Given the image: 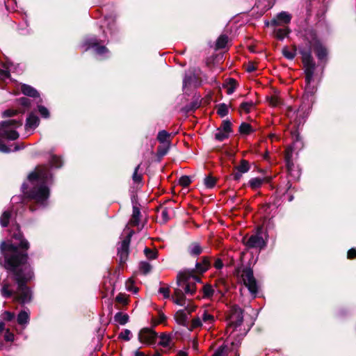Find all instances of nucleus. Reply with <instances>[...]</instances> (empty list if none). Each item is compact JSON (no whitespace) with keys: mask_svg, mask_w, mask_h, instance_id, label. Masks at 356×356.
<instances>
[{"mask_svg":"<svg viewBox=\"0 0 356 356\" xmlns=\"http://www.w3.org/2000/svg\"><path fill=\"white\" fill-rule=\"evenodd\" d=\"M11 238L16 243L2 241L0 251L4 257L3 267L17 284L14 300L24 305L32 300L33 293L27 284L35 278L33 268L29 263V242L25 238L18 223L13 229Z\"/></svg>","mask_w":356,"mask_h":356,"instance_id":"f257e3e1","label":"nucleus"},{"mask_svg":"<svg viewBox=\"0 0 356 356\" xmlns=\"http://www.w3.org/2000/svg\"><path fill=\"white\" fill-rule=\"evenodd\" d=\"M305 46L299 47V54L304 67L307 83L312 81L316 65L312 56L314 50L318 60L321 63L327 61L328 51L323 44L314 29H309L304 35Z\"/></svg>","mask_w":356,"mask_h":356,"instance_id":"f03ea898","label":"nucleus"},{"mask_svg":"<svg viewBox=\"0 0 356 356\" xmlns=\"http://www.w3.org/2000/svg\"><path fill=\"white\" fill-rule=\"evenodd\" d=\"M53 175L49 168L45 165H38L35 168L34 171L29 173L28 180L33 183L40 181L41 185L39 187H33L28 193V199L34 200L35 203L44 206L49 197V189L46 186L52 181Z\"/></svg>","mask_w":356,"mask_h":356,"instance_id":"7ed1b4c3","label":"nucleus"},{"mask_svg":"<svg viewBox=\"0 0 356 356\" xmlns=\"http://www.w3.org/2000/svg\"><path fill=\"white\" fill-rule=\"evenodd\" d=\"M244 310L238 305H232L227 312L226 320L229 321L228 326L236 329L243 322Z\"/></svg>","mask_w":356,"mask_h":356,"instance_id":"20e7f679","label":"nucleus"},{"mask_svg":"<svg viewBox=\"0 0 356 356\" xmlns=\"http://www.w3.org/2000/svg\"><path fill=\"white\" fill-rule=\"evenodd\" d=\"M243 284L248 288L252 295H256L258 293V286L257 280L254 276L253 270L247 267L243 270L241 275Z\"/></svg>","mask_w":356,"mask_h":356,"instance_id":"39448f33","label":"nucleus"},{"mask_svg":"<svg viewBox=\"0 0 356 356\" xmlns=\"http://www.w3.org/2000/svg\"><path fill=\"white\" fill-rule=\"evenodd\" d=\"M134 234V231L130 230L126 237L122 240L120 247L118 248V256L119 257L120 266H122L128 259L129 254V245Z\"/></svg>","mask_w":356,"mask_h":356,"instance_id":"423d86ee","label":"nucleus"},{"mask_svg":"<svg viewBox=\"0 0 356 356\" xmlns=\"http://www.w3.org/2000/svg\"><path fill=\"white\" fill-rule=\"evenodd\" d=\"M158 337V333L151 327H143L139 332L138 339V341L142 343L151 346L156 343V339Z\"/></svg>","mask_w":356,"mask_h":356,"instance_id":"0eeeda50","label":"nucleus"},{"mask_svg":"<svg viewBox=\"0 0 356 356\" xmlns=\"http://www.w3.org/2000/svg\"><path fill=\"white\" fill-rule=\"evenodd\" d=\"M242 242L248 249L259 248L262 250L267 245V242L263 238L262 236L258 234H252L249 237L245 236L243 238Z\"/></svg>","mask_w":356,"mask_h":356,"instance_id":"6e6552de","label":"nucleus"},{"mask_svg":"<svg viewBox=\"0 0 356 356\" xmlns=\"http://www.w3.org/2000/svg\"><path fill=\"white\" fill-rule=\"evenodd\" d=\"M191 275L189 273H182L181 272H179L177 276V284L178 286H184V293L193 296L195 293V289L191 288Z\"/></svg>","mask_w":356,"mask_h":356,"instance_id":"1a4fd4ad","label":"nucleus"},{"mask_svg":"<svg viewBox=\"0 0 356 356\" xmlns=\"http://www.w3.org/2000/svg\"><path fill=\"white\" fill-rule=\"evenodd\" d=\"M291 20V15L289 14L287 12L282 11L278 13L275 18H273L270 22H266L265 24L267 26H273L276 27L278 26H281L282 24H287L290 23Z\"/></svg>","mask_w":356,"mask_h":356,"instance_id":"9d476101","label":"nucleus"},{"mask_svg":"<svg viewBox=\"0 0 356 356\" xmlns=\"http://www.w3.org/2000/svg\"><path fill=\"white\" fill-rule=\"evenodd\" d=\"M201 79L195 74L194 72L186 73L183 79V88L194 86L195 88L200 86Z\"/></svg>","mask_w":356,"mask_h":356,"instance_id":"9b49d317","label":"nucleus"},{"mask_svg":"<svg viewBox=\"0 0 356 356\" xmlns=\"http://www.w3.org/2000/svg\"><path fill=\"white\" fill-rule=\"evenodd\" d=\"M202 261L195 264V270L200 274H203L209 270L211 266L210 257L207 256L202 257Z\"/></svg>","mask_w":356,"mask_h":356,"instance_id":"f8f14e48","label":"nucleus"},{"mask_svg":"<svg viewBox=\"0 0 356 356\" xmlns=\"http://www.w3.org/2000/svg\"><path fill=\"white\" fill-rule=\"evenodd\" d=\"M40 119L39 118L35 115L33 113H30L28 115L26 124H25V129H34L39 126Z\"/></svg>","mask_w":356,"mask_h":356,"instance_id":"ddd939ff","label":"nucleus"},{"mask_svg":"<svg viewBox=\"0 0 356 356\" xmlns=\"http://www.w3.org/2000/svg\"><path fill=\"white\" fill-rule=\"evenodd\" d=\"M187 252L191 257H197L203 252V248L198 242L191 243L188 248Z\"/></svg>","mask_w":356,"mask_h":356,"instance_id":"4468645a","label":"nucleus"},{"mask_svg":"<svg viewBox=\"0 0 356 356\" xmlns=\"http://www.w3.org/2000/svg\"><path fill=\"white\" fill-rule=\"evenodd\" d=\"M20 88L22 92L26 96L33 98L40 97L38 91L30 85L23 83L21 85Z\"/></svg>","mask_w":356,"mask_h":356,"instance_id":"2eb2a0df","label":"nucleus"},{"mask_svg":"<svg viewBox=\"0 0 356 356\" xmlns=\"http://www.w3.org/2000/svg\"><path fill=\"white\" fill-rule=\"evenodd\" d=\"M175 319L178 324L184 327L188 326V317L184 309H179L175 313Z\"/></svg>","mask_w":356,"mask_h":356,"instance_id":"dca6fc26","label":"nucleus"},{"mask_svg":"<svg viewBox=\"0 0 356 356\" xmlns=\"http://www.w3.org/2000/svg\"><path fill=\"white\" fill-rule=\"evenodd\" d=\"M140 215H141V213H140L139 208L136 206H134L132 215H131V219L129 220V223L133 227L138 226L140 222Z\"/></svg>","mask_w":356,"mask_h":356,"instance_id":"f3484780","label":"nucleus"},{"mask_svg":"<svg viewBox=\"0 0 356 356\" xmlns=\"http://www.w3.org/2000/svg\"><path fill=\"white\" fill-rule=\"evenodd\" d=\"M214 286L218 289V291L223 296L225 292L228 290V284L225 278L217 279L215 282Z\"/></svg>","mask_w":356,"mask_h":356,"instance_id":"a211bd4d","label":"nucleus"},{"mask_svg":"<svg viewBox=\"0 0 356 356\" xmlns=\"http://www.w3.org/2000/svg\"><path fill=\"white\" fill-rule=\"evenodd\" d=\"M237 85L238 84L236 79L233 78H229L227 79L226 82L222 84V87L227 88V93L228 95H231L235 91Z\"/></svg>","mask_w":356,"mask_h":356,"instance_id":"6ab92c4d","label":"nucleus"},{"mask_svg":"<svg viewBox=\"0 0 356 356\" xmlns=\"http://www.w3.org/2000/svg\"><path fill=\"white\" fill-rule=\"evenodd\" d=\"M114 321L121 325L127 324L129 321V316L127 314L118 312L114 316Z\"/></svg>","mask_w":356,"mask_h":356,"instance_id":"aec40b11","label":"nucleus"},{"mask_svg":"<svg viewBox=\"0 0 356 356\" xmlns=\"http://www.w3.org/2000/svg\"><path fill=\"white\" fill-rule=\"evenodd\" d=\"M22 125V120H8L2 121L0 122V127L2 129H6L10 127H19Z\"/></svg>","mask_w":356,"mask_h":356,"instance_id":"412c9836","label":"nucleus"},{"mask_svg":"<svg viewBox=\"0 0 356 356\" xmlns=\"http://www.w3.org/2000/svg\"><path fill=\"white\" fill-rule=\"evenodd\" d=\"M63 162L60 157L57 156L56 155H52L51 157V159L49 160V164H44L45 165H47L49 168H60L63 166ZM51 172V170H49Z\"/></svg>","mask_w":356,"mask_h":356,"instance_id":"4be33fe9","label":"nucleus"},{"mask_svg":"<svg viewBox=\"0 0 356 356\" xmlns=\"http://www.w3.org/2000/svg\"><path fill=\"white\" fill-rule=\"evenodd\" d=\"M229 38L227 35L222 34L220 35L216 42L215 49L216 50L222 49H224L227 42H228Z\"/></svg>","mask_w":356,"mask_h":356,"instance_id":"5701e85b","label":"nucleus"},{"mask_svg":"<svg viewBox=\"0 0 356 356\" xmlns=\"http://www.w3.org/2000/svg\"><path fill=\"white\" fill-rule=\"evenodd\" d=\"M170 141L168 142L165 145H159L156 148V156L160 161L169 151Z\"/></svg>","mask_w":356,"mask_h":356,"instance_id":"b1692460","label":"nucleus"},{"mask_svg":"<svg viewBox=\"0 0 356 356\" xmlns=\"http://www.w3.org/2000/svg\"><path fill=\"white\" fill-rule=\"evenodd\" d=\"M12 216V211L6 210L3 212L0 218V223L3 227H7Z\"/></svg>","mask_w":356,"mask_h":356,"instance_id":"393cba45","label":"nucleus"},{"mask_svg":"<svg viewBox=\"0 0 356 356\" xmlns=\"http://www.w3.org/2000/svg\"><path fill=\"white\" fill-rule=\"evenodd\" d=\"M250 169V163L247 160H245V159H242L241 161H240V164L237 166H234V170H238V171H240L241 172H243V173H245V172H248Z\"/></svg>","mask_w":356,"mask_h":356,"instance_id":"a878e982","label":"nucleus"},{"mask_svg":"<svg viewBox=\"0 0 356 356\" xmlns=\"http://www.w3.org/2000/svg\"><path fill=\"white\" fill-rule=\"evenodd\" d=\"M17 323L20 325H24L27 324L29 321V314L24 310L19 312L17 317Z\"/></svg>","mask_w":356,"mask_h":356,"instance_id":"bb28decb","label":"nucleus"},{"mask_svg":"<svg viewBox=\"0 0 356 356\" xmlns=\"http://www.w3.org/2000/svg\"><path fill=\"white\" fill-rule=\"evenodd\" d=\"M1 137L6 138L8 140H15L19 138V134L15 130H4L3 132L1 134Z\"/></svg>","mask_w":356,"mask_h":356,"instance_id":"cd10ccee","label":"nucleus"},{"mask_svg":"<svg viewBox=\"0 0 356 356\" xmlns=\"http://www.w3.org/2000/svg\"><path fill=\"white\" fill-rule=\"evenodd\" d=\"M102 41L97 39V37H92L86 39L84 41V45L86 46V50L89 49H94L98 44H100Z\"/></svg>","mask_w":356,"mask_h":356,"instance_id":"c85d7f7f","label":"nucleus"},{"mask_svg":"<svg viewBox=\"0 0 356 356\" xmlns=\"http://www.w3.org/2000/svg\"><path fill=\"white\" fill-rule=\"evenodd\" d=\"M238 131L242 135H249L253 131V129L249 123L242 122L239 126Z\"/></svg>","mask_w":356,"mask_h":356,"instance_id":"c756f323","label":"nucleus"},{"mask_svg":"<svg viewBox=\"0 0 356 356\" xmlns=\"http://www.w3.org/2000/svg\"><path fill=\"white\" fill-rule=\"evenodd\" d=\"M9 284H4L1 289V296L5 298H10L15 295V291L9 289Z\"/></svg>","mask_w":356,"mask_h":356,"instance_id":"7c9ffc66","label":"nucleus"},{"mask_svg":"<svg viewBox=\"0 0 356 356\" xmlns=\"http://www.w3.org/2000/svg\"><path fill=\"white\" fill-rule=\"evenodd\" d=\"M232 124L229 120H223L221 126L218 129V131H222L227 134H230L233 132V129L232 128Z\"/></svg>","mask_w":356,"mask_h":356,"instance_id":"2f4dec72","label":"nucleus"},{"mask_svg":"<svg viewBox=\"0 0 356 356\" xmlns=\"http://www.w3.org/2000/svg\"><path fill=\"white\" fill-rule=\"evenodd\" d=\"M311 82L312 81L307 83V79L305 78V92L303 97L307 99H309V97H313L314 94V88L311 86Z\"/></svg>","mask_w":356,"mask_h":356,"instance_id":"473e14b6","label":"nucleus"},{"mask_svg":"<svg viewBox=\"0 0 356 356\" xmlns=\"http://www.w3.org/2000/svg\"><path fill=\"white\" fill-rule=\"evenodd\" d=\"M264 179L259 177L252 178L249 181V185L253 190L260 188L264 183Z\"/></svg>","mask_w":356,"mask_h":356,"instance_id":"72a5a7b5","label":"nucleus"},{"mask_svg":"<svg viewBox=\"0 0 356 356\" xmlns=\"http://www.w3.org/2000/svg\"><path fill=\"white\" fill-rule=\"evenodd\" d=\"M144 254L148 259H156L158 257L159 252L156 249H150L145 247Z\"/></svg>","mask_w":356,"mask_h":356,"instance_id":"f704fd0d","label":"nucleus"},{"mask_svg":"<svg viewBox=\"0 0 356 356\" xmlns=\"http://www.w3.org/2000/svg\"><path fill=\"white\" fill-rule=\"evenodd\" d=\"M152 269V265L147 261H140L139 264V270L145 275L149 274Z\"/></svg>","mask_w":356,"mask_h":356,"instance_id":"c9c22d12","label":"nucleus"},{"mask_svg":"<svg viewBox=\"0 0 356 356\" xmlns=\"http://www.w3.org/2000/svg\"><path fill=\"white\" fill-rule=\"evenodd\" d=\"M170 134L167 132L165 130L159 131L156 137V139L160 143H167L169 140L168 139L170 138Z\"/></svg>","mask_w":356,"mask_h":356,"instance_id":"e433bc0d","label":"nucleus"},{"mask_svg":"<svg viewBox=\"0 0 356 356\" xmlns=\"http://www.w3.org/2000/svg\"><path fill=\"white\" fill-rule=\"evenodd\" d=\"M229 113L228 106L225 103L217 105V114L221 118L226 116Z\"/></svg>","mask_w":356,"mask_h":356,"instance_id":"4c0bfd02","label":"nucleus"},{"mask_svg":"<svg viewBox=\"0 0 356 356\" xmlns=\"http://www.w3.org/2000/svg\"><path fill=\"white\" fill-rule=\"evenodd\" d=\"M161 341L159 342V345L166 348L169 346L170 343L171 341V337L168 335L166 333L163 332L160 335Z\"/></svg>","mask_w":356,"mask_h":356,"instance_id":"58836bf2","label":"nucleus"},{"mask_svg":"<svg viewBox=\"0 0 356 356\" xmlns=\"http://www.w3.org/2000/svg\"><path fill=\"white\" fill-rule=\"evenodd\" d=\"M202 292L204 298H211L214 293V290L211 284H207L203 286Z\"/></svg>","mask_w":356,"mask_h":356,"instance_id":"ea45409f","label":"nucleus"},{"mask_svg":"<svg viewBox=\"0 0 356 356\" xmlns=\"http://www.w3.org/2000/svg\"><path fill=\"white\" fill-rule=\"evenodd\" d=\"M217 179L211 175L204 178V184L207 188H212L215 186Z\"/></svg>","mask_w":356,"mask_h":356,"instance_id":"a19ab883","label":"nucleus"},{"mask_svg":"<svg viewBox=\"0 0 356 356\" xmlns=\"http://www.w3.org/2000/svg\"><path fill=\"white\" fill-rule=\"evenodd\" d=\"M94 51L99 56H103L110 52L109 49L104 45L98 44L95 48Z\"/></svg>","mask_w":356,"mask_h":356,"instance_id":"79ce46f5","label":"nucleus"},{"mask_svg":"<svg viewBox=\"0 0 356 356\" xmlns=\"http://www.w3.org/2000/svg\"><path fill=\"white\" fill-rule=\"evenodd\" d=\"M140 164L138 165L135 169L132 175V179L134 183L138 184L140 183L143 180V175L138 173V170L140 169Z\"/></svg>","mask_w":356,"mask_h":356,"instance_id":"37998d69","label":"nucleus"},{"mask_svg":"<svg viewBox=\"0 0 356 356\" xmlns=\"http://www.w3.org/2000/svg\"><path fill=\"white\" fill-rule=\"evenodd\" d=\"M115 301L118 304L127 305L129 302L128 296L125 293H120L116 296Z\"/></svg>","mask_w":356,"mask_h":356,"instance_id":"c03bdc74","label":"nucleus"},{"mask_svg":"<svg viewBox=\"0 0 356 356\" xmlns=\"http://www.w3.org/2000/svg\"><path fill=\"white\" fill-rule=\"evenodd\" d=\"M282 55L288 60H293L296 57L295 52L290 51L287 46L283 47L282 50Z\"/></svg>","mask_w":356,"mask_h":356,"instance_id":"a18cd8bd","label":"nucleus"},{"mask_svg":"<svg viewBox=\"0 0 356 356\" xmlns=\"http://www.w3.org/2000/svg\"><path fill=\"white\" fill-rule=\"evenodd\" d=\"M191 183V179L189 176L183 175L179 179V184L184 188L188 187Z\"/></svg>","mask_w":356,"mask_h":356,"instance_id":"49530a36","label":"nucleus"},{"mask_svg":"<svg viewBox=\"0 0 356 356\" xmlns=\"http://www.w3.org/2000/svg\"><path fill=\"white\" fill-rule=\"evenodd\" d=\"M182 273H189L191 275V276L190 277V281H191V280H193L192 282H195V283L196 282H201V277L197 275H195V270L194 269L193 270H184L181 272Z\"/></svg>","mask_w":356,"mask_h":356,"instance_id":"de8ad7c7","label":"nucleus"},{"mask_svg":"<svg viewBox=\"0 0 356 356\" xmlns=\"http://www.w3.org/2000/svg\"><path fill=\"white\" fill-rule=\"evenodd\" d=\"M289 33V30H285L282 29H278L275 31V37L280 40H282Z\"/></svg>","mask_w":356,"mask_h":356,"instance_id":"09e8293b","label":"nucleus"},{"mask_svg":"<svg viewBox=\"0 0 356 356\" xmlns=\"http://www.w3.org/2000/svg\"><path fill=\"white\" fill-rule=\"evenodd\" d=\"M254 106V102L252 101L250 102H243L240 105V108L243 110L245 113H249L250 112V108Z\"/></svg>","mask_w":356,"mask_h":356,"instance_id":"8fccbe9b","label":"nucleus"},{"mask_svg":"<svg viewBox=\"0 0 356 356\" xmlns=\"http://www.w3.org/2000/svg\"><path fill=\"white\" fill-rule=\"evenodd\" d=\"M19 113H20V111L18 110L9 108L3 112L2 117L11 118V117L17 115Z\"/></svg>","mask_w":356,"mask_h":356,"instance_id":"3c124183","label":"nucleus"},{"mask_svg":"<svg viewBox=\"0 0 356 356\" xmlns=\"http://www.w3.org/2000/svg\"><path fill=\"white\" fill-rule=\"evenodd\" d=\"M1 318L6 321H12L15 318V314L9 311H5L1 315Z\"/></svg>","mask_w":356,"mask_h":356,"instance_id":"603ef678","label":"nucleus"},{"mask_svg":"<svg viewBox=\"0 0 356 356\" xmlns=\"http://www.w3.org/2000/svg\"><path fill=\"white\" fill-rule=\"evenodd\" d=\"M200 107V104L197 101H193L187 104L185 106V109L186 112H192L195 111L197 108Z\"/></svg>","mask_w":356,"mask_h":356,"instance_id":"864d4df0","label":"nucleus"},{"mask_svg":"<svg viewBox=\"0 0 356 356\" xmlns=\"http://www.w3.org/2000/svg\"><path fill=\"white\" fill-rule=\"evenodd\" d=\"M38 112L41 115V116L44 118H49L50 116V113L49 110L42 105L38 106Z\"/></svg>","mask_w":356,"mask_h":356,"instance_id":"5fc2aeb1","label":"nucleus"},{"mask_svg":"<svg viewBox=\"0 0 356 356\" xmlns=\"http://www.w3.org/2000/svg\"><path fill=\"white\" fill-rule=\"evenodd\" d=\"M229 138V134L222 131L221 130L218 131V132L215 134V138L218 141H223L224 140Z\"/></svg>","mask_w":356,"mask_h":356,"instance_id":"6e6d98bb","label":"nucleus"},{"mask_svg":"<svg viewBox=\"0 0 356 356\" xmlns=\"http://www.w3.org/2000/svg\"><path fill=\"white\" fill-rule=\"evenodd\" d=\"M202 325V321L199 317L194 318L191 321L190 330H193L197 327H201Z\"/></svg>","mask_w":356,"mask_h":356,"instance_id":"4d7b16f0","label":"nucleus"},{"mask_svg":"<svg viewBox=\"0 0 356 356\" xmlns=\"http://www.w3.org/2000/svg\"><path fill=\"white\" fill-rule=\"evenodd\" d=\"M131 334V332L129 330L125 329L124 330V332H122L121 333H120L118 338L128 341L130 340L129 335Z\"/></svg>","mask_w":356,"mask_h":356,"instance_id":"13d9d810","label":"nucleus"},{"mask_svg":"<svg viewBox=\"0 0 356 356\" xmlns=\"http://www.w3.org/2000/svg\"><path fill=\"white\" fill-rule=\"evenodd\" d=\"M15 339V335L13 332L10 331L9 329H7L6 330L5 334H4V339L6 341L8 342H13Z\"/></svg>","mask_w":356,"mask_h":356,"instance_id":"bf43d9fd","label":"nucleus"},{"mask_svg":"<svg viewBox=\"0 0 356 356\" xmlns=\"http://www.w3.org/2000/svg\"><path fill=\"white\" fill-rule=\"evenodd\" d=\"M202 321L204 323L209 322L212 323L214 321V316L211 314H209L207 311H204L202 315Z\"/></svg>","mask_w":356,"mask_h":356,"instance_id":"052dcab7","label":"nucleus"},{"mask_svg":"<svg viewBox=\"0 0 356 356\" xmlns=\"http://www.w3.org/2000/svg\"><path fill=\"white\" fill-rule=\"evenodd\" d=\"M171 298L175 304L180 305V306H184L185 305V302H186V296H184V298H181V297L174 298L173 296H172Z\"/></svg>","mask_w":356,"mask_h":356,"instance_id":"680f3d73","label":"nucleus"},{"mask_svg":"<svg viewBox=\"0 0 356 356\" xmlns=\"http://www.w3.org/2000/svg\"><path fill=\"white\" fill-rule=\"evenodd\" d=\"M159 292L162 293L163 298L165 299L170 298V289L168 287H160L159 289Z\"/></svg>","mask_w":356,"mask_h":356,"instance_id":"e2e57ef3","label":"nucleus"},{"mask_svg":"<svg viewBox=\"0 0 356 356\" xmlns=\"http://www.w3.org/2000/svg\"><path fill=\"white\" fill-rule=\"evenodd\" d=\"M19 104L26 108H29L31 106V100L27 97H21L19 99Z\"/></svg>","mask_w":356,"mask_h":356,"instance_id":"0e129e2a","label":"nucleus"},{"mask_svg":"<svg viewBox=\"0 0 356 356\" xmlns=\"http://www.w3.org/2000/svg\"><path fill=\"white\" fill-rule=\"evenodd\" d=\"M227 346L225 345H222L219 346L214 352V353L212 355V356H222Z\"/></svg>","mask_w":356,"mask_h":356,"instance_id":"69168bd1","label":"nucleus"},{"mask_svg":"<svg viewBox=\"0 0 356 356\" xmlns=\"http://www.w3.org/2000/svg\"><path fill=\"white\" fill-rule=\"evenodd\" d=\"M167 321V316L162 312H159V320L156 321V324H162L165 323Z\"/></svg>","mask_w":356,"mask_h":356,"instance_id":"338daca9","label":"nucleus"},{"mask_svg":"<svg viewBox=\"0 0 356 356\" xmlns=\"http://www.w3.org/2000/svg\"><path fill=\"white\" fill-rule=\"evenodd\" d=\"M347 258L348 259H356V249L350 248L347 252Z\"/></svg>","mask_w":356,"mask_h":356,"instance_id":"774afa93","label":"nucleus"}]
</instances>
